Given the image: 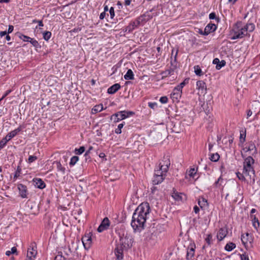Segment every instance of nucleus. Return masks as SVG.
Instances as JSON below:
<instances>
[{
  "label": "nucleus",
  "mask_w": 260,
  "mask_h": 260,
  "mask_svg": "<svg viewBox=\"0 0 260 260\" xmlns=\"http://www.w3.org/2000/svg\"><path fill=\"white\" fill-rule=\"evenodd\" d=\"M150 210V206L147 202L141 203L135 210L131 222V225L135 232H140L144 229Z\"/></svg>",
  "instance_id": "f257e3e1"
},
{
  "label": "nucleus",
  "mask_w": 260,
  "mask_h": 260,
  "mask_svg": "<svg viewBox=\"0 0 260 260\" xmlns=\"http://www.w3.org/2000/svg\"><path fill=\"white\" fill-rule=\"evenodd\" d=\"M254 162V159L251 156L246 157L243 162V173L246 176H249L252 179L253 183L255 182V171L252 165Z\"/></svg>",
  "instance_id": "f03ea898"
},
{
  "label": "nucleus",
  "mask_w": 260,
  "mask_h": 260,
  "mask_svg": "<svg viewBox=\"0 0 260 260\" xmlns=\"http://www.w3.org/2000/svg\"><path fill=\"white\" fill-rule=\"evenodd\" d=\"M242 22L241 21H238L234 25L233 28L234 34L231 37L232 40L241 39L245 36H250L248 32H245L244 30H242Z\"/></svg>",
  "instance_id": "7ed1b4c3"
},
{
  "label": "nucleus",
  "mask_w": 260,
  "mask_h": 260,
  "mask_svg": "<svg viewBox=\"0 0 260 260\" xmlns=\"http://www.w3.org/2000/svg\"><path fill=\"white\" fill-rule=\"evenodd\" d=\"M134 112L133 111H118L111 116V119L114 120L115 123L118 122L119 121L123 120L131 116L134 114Z\"/></svg>",
  "instance_id": "20e7f679"
},
{
  "label": "nucleus",
  "mask_w": 260,
  "mask_h": 260,
  "mask_svg": "<svg viewBox=\"0 0 260 260\" xmlns=\"http://www.w3.org/2000/svg\"><path fill=\"white\" fill-rule=\"evenodd\" d=\"M133 242L132 237L129 234H126L125 235H123V236L120 237L118 245L122 246V247L125 249H127L132 246Z\"/></svg>",
  "instance_id": "39448f33"
},
{
  "label": "nucleus",
  "mask_w": 260,
  "mask_h": 260,
  "mask_svg": "<svg viewBox=\"0 0 260 260\" xmlns=\"http://www.w3.org/2000/svg\"><path fill=\"white\" fill-rule=\"evenodd\" d=\"M37 254V245L35 242L30 244L29 247L27 249V257L30 259L32 260Z\"/></svg>",
  "instance_id": "423d86ee"
},
{
  "label": "nucleus",
  "mask_w": 260,
  "mask_h": 260,
  "mask_svg": "<svg viewBox=\"0 0 260 260\" xmlns=\"http://www.w3.org/2000/svg\"><path fill=\"white\" fill-rule=\"evenodd\" d=\"M170 166V161L169 157H164L159 162V166L161 167L165 172H167Z\"/></svg>",
  "instance_id": "0eeeda50"
},
{
  "label": "nucleus",
  "mask_w": 260,
  "mask_h": 260,
  "mask_svg": "<svg viewBox=\"0 0 260 260\" xmlns=\"http://www.w3.org/2000/svg\"><path fill=\"white\" fill-rule=\"evenodd\" d=\"M81 240L84 248L88 250L90 247L91 244V237L89 236V234L85 235Z\"/></svg>",
  "instance_id": "6e6552de"
},
{
  "label": "nucleus",
  "mask_w": 260,
  "mask_h": 260,
  "mask_svg": "<svg viewBox=\"0 0 260 260\" xmlns=\"http://www.w3.org/2000/svg\"><path fill=\"white\" fill-rule=\"evenodd\" d=\"M110 225V221L107 217L104 218L100 226L98 228V231L101 233L104 231L107 230Z\"/></svg>",
  "instance_id": "1a4fd4ad"
},
{
  "label": "nucleus",
  "mask_w": 260,
  "mask_h": 260,
  "mask_svg": "<svg viewBox=\"0 0 260 260\" xmlns=\"http://www.w3.org/2000/svg\"><path fill=\"white\" fill-rule=\"evenodd\" d=\"M17 187L21 197L27 198L28 194L27 187L22 184H19Z\"/></svg>",
  "instance_id": "9d476101"
},
{
  "label": "nucleus",
  "mask_w": 260,
  "mask_h": 260,
  "mask_svg": "<svg viewBox=\"0 0 260 260\" xmlns=\"http://www.w3.org/2000/svg\"><path fill=\"white\" fill-rule=\"evenodd\" d=\"M124 248L122 247V246L117 245L115 249V254L117 260H122L123 257V250Z\"/></svg>",
  "instance_id": "9b49d317"
},
{
  "label": "nucleus",
  "mask_w": 260,
  "mask_h": 260,
  "mask_svg": "<svg viewBox=\"0 0 260 260\" xmlns=\"http://www.w3.org/2000/svg\"><path fill=\"white\" fill-rule=\"evenodd\" d=\"M217 28V26L213 23H209L204 29V36H207L212 32H214Z\"/></svg>",
  "instance_id": "f8f14e48"
},
{
  "label": "nucleus",
  "mask_w": 260,
  "mask_h": 260,
  "mask_svg": "<svg viewBox=\"0 0 260 260\" xmlns=\"http://www.w3.org/2000/svg\"><path fill=\"white\" fill-rule=\"evenodd\" d=\"M249 234L248 233L241 235V241L246 248L248 247V243L249 242L250 244H251L252 241L251 238L249 239Z\"/></svg>",
  "instance_id": "ddd939ff"
},
{
  "label": "nucleus",
  "mask_w": 260,
  "mask_h": 260,
  "mask_svg": "<svg viewBox=\"0 0 260 260\" xmlns=\"http://www.w3.org/2000/svg\"><path fill=\"white\" fill-rule=\"evenodd\" d=\"M196 245L194 244H190L188 247L186 254V258L191 259L194 255Z\"/></svg>",
  "instance_id": "4468645a"
},
{
  "label": "nucleus",
  "mask_w": 260,
  "mask_h": 260,
  "mask_svg": "<svg viewBox=\"0 0 260 260\" xmlns=\"http://www.w3.org/2000/svg\"><path fill=\"white\" fill-rule=\"evenodd\" d=\"M35 185L38 188L43 189L46 187L45 182L40 178H35L33 179Z\"/></svg>",
  "instance_id": "2eb2a0df"
},
{
  "label": "nucleus",
  "mask_w": 260,
  "mask_h": 260,
  "mask_svg": "<svg viewBox=\"0 0 260 260\" xmlns=\"http://www.w3.org/2000/svg\"><path fill=\"white\" fill-rule=\"evenodd\" d=\"M149 19V16L144 14L138 17L136 21H137V24H138L139 25L147 22Z\"/></svg>",
  "instance_id": "dca6fc26"
},
{
  "label": "nucleus",
  "mask_w": 260,
  "mask_h": 260,
  "mask_svg": "<svg viewBox=\"0 0 260 260\" xmlns=\"http://www.w3.org/2000/svg\"><path fill=\"white\" fill-rule=\"evenodd\" d=\"M213 63L216 65V69L217 70H220L225 65L226 62L224 60L220 61L218 58H215L213 60Z\"/></svg>",
  "instance_id": "f3484780"
},
{
  "label": "nucleus",
  "mask_w": 260,
  "mask_h": 260,
  "mask_svg": "<svg viewBox=\"0 0 260 260\" xmlns=\"http://www.w3.org/2000/svg\"><path fill=\"white\" fill-rule=\"evenodd\" d=\"M228 233V231L226 229L224 228H221L217 235V238L219 241L222 240L226 236Z\"/></svg>",
  "instance_id": "a211bd4d"
},
{
  "label": "nucleus",
  "mask_w": 260,
  "mask_h": 260,
  "mask_svg": "<svg viewBox=\"0 0 260 260\" xmlns=\"http://www.w3.org/2000/svg\"><path fill=\"white\" fill-rule=\"evenodd\" d=\"M139 26L138 24H137V21L135 20L134 21H132L129 25L126 26L125 28V32H132L134 29L138 27Z\"/></svg>",
  "instance_id": "6ab92c4d"
},
{
  "label": "nucleus",
  "mask_w": 260,
  "mask_h": 260,
  "mask_svg": "<svg viewBox=\"0 0 260 260\" xmlns=\"http://www.w3.org/2000/svg\"><path fill=\"white\" fill-rule=\"evenodd\" d=\"M120 87L121 86L119 84H114L108 89L107 92L109 94H114L120 88Z\"/></svg>",
  "instance_id": "aec40b11"
},
{
  "label": "nucleus",
  "mask_w": 260,
  "mask_h": 260,
  "mask_svg": "<svg viewBox=\"0 0 260 260\" xmlns=\"http://www.w3.org/2000/svg\"><path fill=\"white\" fill-rule=\"evenodd\" d=\"M166 176L164 175H154L152 180L153 185H157L161 183L164 180Z\"/></svg>",
  "instance_id": "412c9836"
},
{
  "label": "nucleus",
  "mask_w": 260,
  "mask_h": 260,
  "mask_svg": "<svg viewBox=\"0 0 260 260\" xmlns=\"http://www.w3.org/2000/svg\"><path fill=\"white\" fill-rule=\"evenodd\" d=\"M206 244L203 246V248L205 249L210 247L213 244L212 236L211 234H208L205 238Z\"/></svg>",
  "instance_id": "4be33fe9"
},
{
  "label": "nucleus",
  "mask_w": 260,
  "mask_h": 260,
  "mask_svg": "<svg viewBox=\"0 0 260 260\" xmlns=\"http://www.w3.org/2000/svg\"><path fill=\"white\" fill-rule=\"evenodd\" d=\"M22 128L21 126H19L17 128L14 129L9 133L7 134V137H9V139H11L16 136L21 131Z\"/></svg>",
  "instance_id": "5701e85b"
},
{
  "label": "nucleus",
  "mask_w": 260,
  "mask_h": 260,
  "mask_svg": "<svg viewBox=\"0 0 260 260\" xmlns=\"http://www.w3.org/2000/svg\"><path fill=\"white\" fill-rule=\"evenodd\" d=\"M124 78L125 80H133L134 79V75L131 69L128 70L124 76Z\"/></svg>",
  "instance_id": "b1692460"
},
{
  "label": "nucleus",
  "mask_w": 260,
  "mask_h": 260,
  "mask_svg": "<svg viewBox=\"0 0 260 260\" xmlns=\"http://www.w3.org/2000/svg\"><path fill=\"white\" fill-rule=\"evenodd\" d=\"M181 92L179 91H175V89H174L173 92L171 94V97L173 100H176L178 101L181 97Z\"/></svg>",
  "instance_id": "393cba45"
},
{
  "label": "nucleus",
  "mask_w": 260,
  "mask_h": 260,
  "mask_svg": "<svg viewBox=\"0 0 260 260\" xmlns=\"http://www.w3.org/2000/svg\"><path fill=\"white\" fill-rule=\"evenodd\" d=\"M174 73V70L172 69H170L169 70H167L165 71H163L161 73V75H162V78H164L167 77L169 76L172 75Z\"/></svg>",
  "instance_id": "a878e982"
},
{
  "label": "nucleus",
  "mask_w": 260,
  "mask_h": 260,
  "mask_svg": "<svg viewBox=\"0 0 260 260\" xmlns=\"http://www.w3.org/2000/svg\"><path fill=\"white\" fill-rule=\"evenodd\" d=\"M197 86L199 90H203L206 89V83L203 81H198L197 82Z\"/></svg>",
  "instance_id": "bb28decb"
},
{
  "label": "nucleus",
  "mask_w": 260,
  "mask_h": 260,
  "mask_svg": "<svg viewBox=\"0 0 260 260\" xmlns=\"http://www.w3.org/2000/svg\"><path fill=\"white\" fill-rule=\"evenodd\" d=\"M167 173V172H165L162 168L158 166V168L155 170L154 175H164V176H166Z\"/></svg>",
  "instance_id": "cd10ccee"
},
{
  "label": "nucleus",
  "mask_w": 260,
  "mask_h": 260,
  "mask_svg": "<svg viewBox=\"0 0 260 260\" xmlns=\"http://www.w3.org/2000/svg\"><path fill=\"white\" fill-rule=\"evenodd\" d=\"M236 247V244L232 242L227 243L224 247L225 250L231 251Z\"/></svg>",
  "instance_id": "c85d7f7f"
},
{
  "label": "nucleus",
  "mask_w": 260,
  "mask_h": 260,
  "mask_svg": "<svg viewBox=\"0 0 260 260\" xmlns=\"http://www.w3.org/2000/svg\"><path fill=\"white\" fill-rule=\"evenodd\" d=\"M21 174V168L20 166H18L17 168V169L15 172L14 177H13V181H15L16 179L19 177Z\"/></svg>",
  "instance_id": "c756f323"
},
{
  "label": "nucleus",
  "mask_w": 260,
  "mask_h": 260,
  "mask_svg": "<svg viewBox=\"0 0 260 260\" xmlns=\"http://www.w3.org/2000/svg\"><path fill=\"white\" fill-rule=\"evenodd\" d=\"M28 42H30L32 44V45L36 48L41 47V46L39 45V43L38 42V41H37L36 40H35L34 39H32V38H30V39H29V41H28Z\"/></svg>",
  "instance_id": "7c9ffc66"
},
{
  "label": "nucleus",
  "mask_w": 260,
  "mask_h": 260,
  "mask_svg": "<svg viewBox=\"0 0 260 260\" xmlns=\"http://www.w3.org/2000/svg\"><path fill=\"white\" fill-rule=\"evenodd\" d=\"M219 157L220 156L217 153H213L211 155L210 159L212 161L216 162L219 160Z\"/></svg>",
  "instance_id": "2f4dec72"
},
{
  "label": "nucleus",
  "mask_w": 260,
  "mask_h": 260,
  "mask_svg": "<svg viewBox=\"0 0 260 260\" xmlns=\"http://www.w3.org/2000/svg\"><path fill=\"white\" fill-rule=\"evenodd\" d=\"M103 109V105L100 104L98 105H96L93 107V108L92 109L93 113H97L98 112H101Z\"/></svg>",
  "instance_id": "473e14b6"
},
{
  "label": "nucleus",
  "mask_w": 260,
  "mask_h": 260,
  "mask_svg": "<svg viewBox=\"0 0 260 260\" xmlns=\"http://www.w3.org/2000/svg\"><path fill=\"white\" fill-rule=\"evenodd\" d=\"M17 36L18 37L23 41L28 42L30 39V37L20 33H18Z\"/></svg>",
  "instance_id": "72a5a7b5"
},
{
  "label": "nucleus",
  "mask_w": 260,
  "mask_h": 260,
  "mask_svg": "<svg viewBox=\"0 0 260 260\" xmlns=\"http://www.w3.org/2000/svg\"><path fill=\"white\" fill-rule=\"evenodd\" d=\"M86 183L84 182L83 180H80L79 184L78 185L77 189L79 191H82L83 190V188L84 186H86Z\"/></svg>",
  "instance_id": "f704fd0d"
},
{
  "label": "nucleus",
  "mask_w": 260,
  "mask_h": 260,
  "mask_svg": "<svg viewBox=\"0 0 260 260\" xmlns=\"http://www.w3.org/2000/svg\"><path fill=\"white\" fill-rule=\"evenodd\" d=\"M11 254H18L17 248L15 247H13L10 251L8 250L6 252V255L7 256H10Z\"/></svg>",
  "instance_id": "c9c22d12"
},
{
  "label": "nucleus",
  "mask_w": 260,
  "mask_h": 260,
  "mask_svg": "<svg viewBox=\"0 0 260 260\" xmlns=\"http://www.w3.org/2000/svg\"><path fill=\"white\" fill-rule=\"evenodd\" d=\"M43 39L46 41H48L51 36V32L49 31H46L43 33Z\"/></svg>",
  "instance_id": "e433bc0d"
},
{
  "label": "nucleus",
  "mask_w": 260,
  "mask_h": 260,
  "mask_svg": "<svg viewBox=\"0 0 260 260\" xmlns=\"http://www.w3.org/2000/svg\"><path fill=\"white\" fill-rule=\"evenodd\" d=\"M207 204V201L203 198L198 200V204L201 208L205 206Z\"/></svg>",
  "instance_id": "4c0bfd02"
},
{
  "label": "nucleus",
  "mask_w": 260,
  "mask_h": 260,
  "mask_svg": "<svg viewBox=\"0 0 260 260\" xmlns=\"http://www.w3.org/2000/svg\"><path fill=\"white\" fill-rule=\"evenodd\" d=\"M57 170L60 171L63 174L65 173L66 168L62 166L60 162H57Z\"/></svg>",
  "instance_id": "58836bf2"
},
{
  "label": "nucleus",
  "mask_w": 260,
  "mask_h": 260,
  "mask_svg": "<svg viewBox=\"0 0 260 260\" xmlns=\"http://www.w3.org/2000/svg\"><path fill=\"white\" fill-rule=\"evenodd\" d=\"M259 222L258 221V218H256L255 217H254L253 219L252 220V225L254 229L257 230V228L259 225Z\"/></svg>",
  "instance_id": "ea45409f"
},
{
  "label": "nucleus",
  "mask_w": 260,
  "mask_h": 260,
  "mask_svg": "<svg viewBox=\"0 0 260 260\" xmlns=\"http://www.w3.org/2000/svg\"><path fill=\"white\" fill-rule=\"evenodd\" d=\"M125 124V122H123L122 123L118 124L117 128L115 129V132L117 134H120L121 133V128L123 127Z\"/></svg>",
  "instance_id": "a19ab883"
},
{
  "label": "nucleus",
  "mask_w": 260,
  "mask_h": 260,
  "mask_svg": "<svg viewBox=\"0 0 260 260\" xmlns=\"http://www.w3.org/2000/svg\"><path fill=\"white\" fill-rule=\"evenodd\" d=\"M194 72L197 75L201 76L202 74V70L199 66H195L194 67Z\"/></svg>",
  "instance_id": "79ce46f5"
},
{
  "label": "nucleus",
  "mask_w": 260,
  "mask_h": 260,
  "mask_svg": "<svg viewBox=\"0 0 260 260\" xmlns=\"http://www.w3.org/2000/svg\"><path fill=\"white\" fill-rule=\"evenodd\" d=\"M246 26L248 27L249 32H252L255 29V25L252 23L246 24Z\"/></svg>",
  "instance_id": "37998d69"
},
{
  "label": "nucleus",
  "mask_w": 260,
  "mask_h": 260,
  "mask_svg": "<svg viewBox=\"0 0 260 260\" xmlns=\"http://www.w3.org/2000/svg\"><path fill=\"white\" fill-rule=\"evenodd\" d=\"M79 160V157L77 156H73L70 160V165L71 166H74Z\"/></svg>",
  "instance_id": "c03bdc74"
},
{
  "label": "nucleus",
  "mask_w": 260,
  "mask_h": 260,
  "mask_svg": "<svg viewBox=\"0 0 260 260\" xmlns=\"http://www.w3.org/2000/svg\"><path fill=\"white\" fill-rule=\"evenodd\" d=\"M254 149H256V147H255L254 144H253V143L250 144L248 146H247V147L246 146L244 148V149H245L246 152L252 151Z\"/></svg>",
  "instance_id": "a18cd8bd"
},
{
  "label": "nucleus",
  "mask_w": 260,
  "mask_h": 260,
  "mask_svg": "<svg viewBox=\"0 0 260 260\" xmlns=\"http://www.w3.org/2000/svg\"><path fill=\"white\" fill-rule=\"evenodd\" d=\"M85 151V147L84 146H81L78 149H75V153L76 154L80 155L83 153Z\"/></svg>",
  "instance_id": "49530a36"
},
{
  "label": "nucleus",
  "mask_w": 260,
  "mask_h": 260,
  "mask_svg": "<svg viewBox=\"0 0 260 260\" xmlns=\"http://www.w3.org/2000/svg\"><path fill=\"white\" fill-rule=\"evenodd\" d=\"M236 175H237V177L238 178V179L240 180H242V181H245L246 180V179L245 178V174L243 173V172L242 173H241L240 172H237L236 173Z\"/></svg>",
  "instance_id": "de8ad7c7"
},
{
  "label": "nucleus",
  "mask_w": 260,
  "mask_h": 260,
  "mask_svg": "<svg viewBox=\"0 0 260 260\" xmlns=\"http://www.w3.org/2000/svg\"><path fill=\"white\" fill-rule=\"evenodd\" d=\"M197 170H196L194 168L190 169L188 172V175L190 177L193 178L194 175L196 174Z\"/></svg>",
  "instance_id": "09e8293b"
},
{
  "label": "nucleus",
  "mask_w": 260,
  "mask_h": 260,
  "mask_svg": "<svg viewBox=\"0 0 260 260\" xmlns=\"http://www.w3.org/2000/svg\"><path fill=\"white\" fill-rule=\"evenodd\" d=\"M172 197L175 200L177 201H179L182 199L181 196L178 192H174Z\"/></svg>",
  "instance_id": "8fccbe9b"
},
{
  "label": "nucleus",
  "mask_w": 260,
  "mask_h": 260,
  "mask_svg": "<svg viewBox=\"0 0 260 260\" xmlns=\"http://www.w3.org/2000/svg\"><path fill=\"white\" fill-rule=\"evenodd\" d=\"M37 159V156L34 155H30L28 158V162L31 163Z\"/></svg>",
  "instance_id": "3c124183"
},
{
  "label": "nucleus",
  "mask_w": 260,
  "mask_h": 260,
  "mask_svg": "<svg viewBox=\"0 0 260 260\" xmlns=\"http://www.w3.org/2000/svg\"><path fill=\"white\" fill-rule=\"evenodd\" d=\"M109 13L110 14V17L111 19H113L115 16V12H114V9L113 7H111L109 10Z\"/></svg>",
  "instance_id": "603ef678"
},
{
  "label": "nucleus",
  "mask_w": 260,
  "mask_h": 260,
  "mask_svg": "<svg viewBox=\"0 0 260 260\" xmlns=\"http://www.w3.org/2000/svg\"><path fill=\"white\" fill-rule=\"evenodd\" d=\"M168 99L167 96H162L159 99V101L162 103V104H166L168 102Z\"/></svg>",
  "instance_id": "864d4df0"
},
{
  "label": "nucleus",
  "mask_w": 260,
  "mask_h": 260,
  "mask_svg": "<svg viewBox=\"0 0 260 260\" xmlns=\"http://www.w3.org/2000/svg\"><path fill=\"white\" fill-rule=\"evenodd\" d=\"M7 140H2L0 141V150L2 149L7 144Z\"/></svg>",
  "instance_id": "5fc2aeb1"
},
{
  "label": "nucleus",
  "mask_w": 260,
  "mask_h": 260,
  "mask_svg": "<svg viewBox=\"0 0 260 260\" xmlns=\"http://www.w3.org/2000/svg\"><path fill=\"white\" fill-rule=\"evenodd\" d=\"M245 138H246V134L245 133L244 134H241L240 137V141L241 143H243L245 141Z\"/></svg>",
  "instance_id": "6e6d98bb"
},
{
  "label": "nucleus",
  "mask_w": 260,
  "mask_h": 260,
  "mask_svg": "<svg viewBox=\"0 0 260 260\" xmlns=\"http://www.w3.org/2000/svg\"><path fill=\"white\" fill-rule=\"evenodd\" d=\"M209 18L210 19H217L218 20H219V18L216 17V14L214 12H212L209 14Z\"/></svg>",
  "instance_id": "4d7b16f0"
},
{
  "label": "nucleus",
  "mask_w": 260,
  "mask_h": 260,
  "mask_svg": "<svg viewBox=\"0 0 260 260\" xmlns=\"http://www.w3.org/2000/svg\"><path fill=\"white\" fill-rule=\"evenodd\" d=\"M55 260H66V258L61 254H58L56 256Z\"/></svg>",
  "instance_id": "13d9d810"
},
{
  "label": "nucleus",
  "mask_w": 260,
  "mask_h": 260,
  "mask_svg": "<svg viewBox=\"0 0 260 260\" xmlns=\"http://www.w3.org/2000/svg\"><path fill=\"white\" fill-rule=\"evenodd\" d=\"M148 106L150 108L152 109H154L157 107V104L156 103H149Z\"/></svg>",
  "instance_id": "bf43d9fd"
},
{
  "label": "nucleus",
  "mask_w": 260,
  "mask_h": 260,
  "mask_svg": "<svg viewBox=\"0 0 260 260\" xmlns=\"http://www.w3.org/2000/svg\"><path fill=\"white\" fill-rule=\"evenodd\" d=\"M241 260H249L248 256L245 253L241 255Z\"/></svg>",
  "instance_id": "052dcab7"
},
{
  "label": "nucleus",
  "mask_w": 260,
  "mask_h": 260,
  "mask_svg": "<svg viewBox=\"0 0 260 260\" xmlns=\"http://www.w3.org/2000/svg\"><path fill=\"white\" fill-rule=\"evenodd\" d=\"M14 29V26L13 25H9L7 33L8 34L11 33Z\"/></svg>",
  "instance_id": "680f3d73"
},
{
  "label": "nucleus",
  "mask_w": 260,
  "mask_h": 260,
  "mask_svg": "<svg viewBox=\"0 0 260 260\" xmlns=\"http://www.w3.org/2000/svg\"><path fill=\"white\" fill-rule=\"evenodd\" d=\"M12 90L11 89L7 90L4 94L2 96V99H4L5 97H6L9 93L11 92Z\"/></svg>",
  "instance_id": "e2e57ef3"
},
{
  "label": "nucleus",
  "mask_w": 260,
  "mask_h": 260,
  "mask_svg": "<svg viewBox=\"0 0 260 260\" xmlns=\"http://www.w3.org/2000/svg\"><path fill=\"white\" fill-rule=\"evenodd\" d=\"M182 88L178 85L177 87L174 88L175 91H179L180 92L182 93Z\"/></svg>",
  "instance_id": "0e129e2a"
},
{
  "label": "nucleus",
  "mask_w": 260,
  "mask_h": 260,
  "mask_svg": "<svg viewBox=\"0 0 260 260\" xmlns=\"http://www.w3.org/2000/svg\"><path fill=\"white\" fill-rule=\"evenodd\" d=\"M106 15V14L105 12L101 13L100 15V19L101 20H103L105 17Z\"/></svg>",
  "instance_id": "69168bd1"
},
{
  "label": "nucleus",
  "mask_w": 260,
  "mask_h": 260,
  "mask_svg": "<svg viewBox=\"0 0 260 260\" xmlns=\"http://www.w3.org/2000/svg\"><path fill=\"white\" fill-rule=\"evenodd\" d=\"M193 210L195 213L197 214L200 211V209L197 206H195L193 208Z\"/></svg>",
  "instance_id": "338daca9"
},
{
  "label": "nucleus",
  "mask_w": 260,
  "mask_h": 260,
  "mask_svg": "<svg viewBox=\"0 0 260 260\" xmlns=\"http://www.w3.org/2000/svg\"><path fill=\"white\" fill-rule=\"evenodd\" d=\"M252 114V112L251 110H249L247 112V118H248L250 116H251Z\"/></svg>",
  "instance_id": "774afa93"
}]
</instances>
